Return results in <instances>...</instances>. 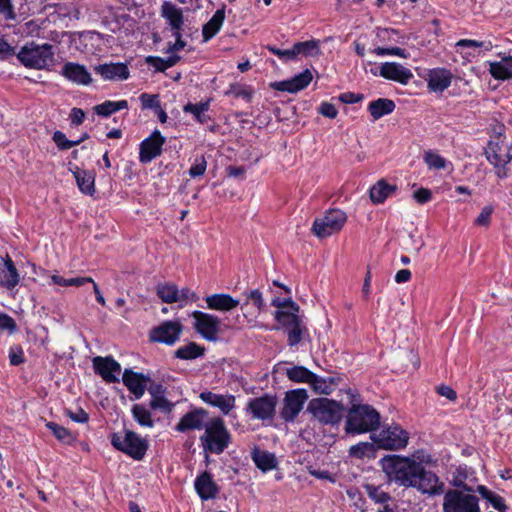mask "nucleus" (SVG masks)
I'll return each instance as SVG.
<instances>
[{"label": "nucleus", "mask_w": 512, "mask_h": 512, "mask_svg": "<svg viewBox=\"0 0 512 512\" xmlns=\"http://www.w3.org/2000/svg\"><path fill=\"white\" fill-rule=\"evenodd\" d=\"M52 139L60 150H68L81 143V140H68L66 135L61 131H55Z\"/></svg>", "instance_id": "obj_49"}, {"label": "nucleus", "mask_w": 512, "mask_h": 512, "mask_svg": "<svg viewBox=\"0 0 512 512\" xmlns=\"http://www.w3.org/2000/svg\"><path fill=\"white\" fill-rule=\"evenodd\" d=\"M267 49L273 53L274 55L278 56L280 59L282 60H285V61H289V60H294L296 58V55H295V51H294V48L292 47L291 49H279L275 46H267Z\"/></svg>", "instance_id": "obj_57"}, {"label": "nucleus", "mask_w": 512, "mask_h": 512, "mask_svg": "<svg viewBox=\"0 0 512 512\" xmlns=\"http://www.w3.org/2000/svg\"><path fill=\"white\" fill-rule=\"evenodd\" d=\"M296 57L298 55L310 56L319 52V44L316 40L297 42L293 45Z\"/></svg>", "instance_id": "obj_46"}, {"label": "nucleus", "mask_w": 512, "mask_h": 512, "mask_svg": "<svg viewBox=\"0 0 512 512\" xmlns=\"http://www.w3.org/2000/svg\"><path fill=\"white\" fill-rule=\"evenodd\" d=\"M207 168V161L204 155L196 157L195 162L191 165L189 169V175L192 178L200 177L204 175Z\"/></svg>", "instance_id": "obj_54"}, {"label": "nucleus", "mask_w": 512, "mask_h": 512, "mask_svg": "<svg viewBox=\"0 0 512 512\" xmlns=\"http://www.w3.org/2000/svg\"><path fill=\"white\" fill-rule=\"evenodd\" d=\"M493 213V208L491 206H485L478 217L475 219V225L487 227L490 224L491 215Z\"/></svg>", "instance_id": "obj_60"}, {"label": "nucleus", "mask_w": 512, "mask_h": 512, "mask_svg": "<svg viewBox=\"0 0 512 512\" xmlns=\"http://www.w3.org/2000/svg\"><path fill=\"white\" fill-rule=\"evenodd\" d=\"M477 491L484 499L490 502L494 509L498 510L499 512L506 511L507 506L504 503V499L500 495L492 492L483 485H479L477 487Z\"/></svg>", "instance_id": "obj_41"}, {"label": "nucleus", "mask_w": 512, "mask_h": 512, "mask_svg": "<svg viewBox=\"0 0 512 512\" xmlns=\"http://www.w3.org/2000/svg\"><path fill=\"white\" fill-rule=\"evenodd\" d=\"M428 88L434 92H442L451 85L452 74L445 68L432 69L428 73Z\"/></svg>", "instance_id": "obj_26"}, {"label": "nucleus", "mask_w": 512, "mask_h": 512, "mask_svg": "<svg viewBox=\"0 0 512 512\" xmlns=\"http://www.w3.org/2000/svg\"><path fill=\"white\" fill-rule=\"evenodd\" d=\"M166 139L159 130H155L152 134L144 139L140 144L139 160L141 163H149L162 153V146Z\"/></svg>", "instance_id": "obj_16"}, {"label": "nucleus", "mask_w": 512, "mask_h": 512, "mask_svg": "<svg viewBox=\"0 0 512 512\" xmlns=\"http://www.w3.org/2000/svg\"><path fill=\"white\" fill-rule=\"evenodd\" d=\"M96 74L104 80L123 81L129 78L130 71L125 63H105L94 67Z\"/></svg>", "instance_id": "obj_22"}, {"label": "nucleus", "mask_w": 512, "mask_h": 512, "mask_svg": "<svg viewBox=\"0 0 512 512\" xmlns=\"http://www.w3.org/2000/svg\"><path fill=\"white\" fill-rule=\"evenodd\" d=\"M318 112L324 116V117H327V118H330V119H334L337 117L338 115V110L337 108L335 107L334 104L332 103H329V102H323L321 103L319 109H318Z\"/></svg>", "instance_id": "obj_61"}, {"label": "nucleus", "mask_w": 512, "mask_h": 512, "mask_svg": "<svg viewBox=\"0 0 512 512\" xmlns=\"http://www.w3.org/2000/svg\"><path fill=\"white\" fill-rule=\"evenodd\" d=\"M207 418L208 412L205 409L195 408L181 417L175 429L178 432L205 429Z\"/></svg>", "instance_id": "obj_18"}, {"label": "nucleus", "mask_w": 512, "mask_h": 512, "mask_svg": "<svg viewBox=\"0 0 512 512\" xmlns=\"http://www.w3.org/2000/svg\"><path fill=\"white\" fill-rule=\"evenodd\" d=\"M271 305L277 307L279 310H284L286 312H294L299 313L300 307L297 303H295L292 298L279 299L275 298L272 300Z\"/></svg>", "instance_id": "obj_51"}, {"label": "nucleus", "mask_w": 512, "mask_h": 512, "mask_svg": "<svg viewBox=\"0 0 512 512\" xmlns=\"http://www.w3.org/2000/svg\"><path fill=\"white\" fill-rule=\"evenodd\" d=\"M66 415L71 420L77 423H86L89 420V415L83 409L79 408L76 412L72 410H66Z\"/></svg>", "instance_id": "obj_62"}, {"label": "nucleus", "mask_w": 512, "mask_h": 512, "mask_svg": "<svg viewBox=\"0 0 512 512\" xmlns=\"http://www.w3.org/2000/svg\"><path fill=\"white\" fill-rule=\"evenodd\" d=\"M381 466L388 481L400 487H413L423 493L438 494L444 486L434 472L409 457L388 455L381 459Z\"/></svg>", "instance_id": "obj_1"}, {"label": "nucleus", "mask_w": 512, "mask_h": 512, "mask_svg": "<svg viewBox=\"0 0 512 512\" xmlns=\"http://www.w3.org/2000/svg\"><path fill=\"white\" fill-rule=\"evenodd\" d=\"M209 109V101L200 103H188L184 106L185 113H191L200 123H206L209 117L205 114Z\"/></svg>", "instance_id": "obj_43"}, {"label": "nucleus", "mask_w": 512, "mask_h": 512, "mask_svg": "<svg viewBox=\"0 0 512 512\" xmlns=\"http://www.w3.org/2000/svg\"><path fill=\"white\" fill-rule=\"evenodd\" d=\"M200 399L227 415L235 407V397L233 395H221L211 391H204L200 393Z\"/></svg>", "instance_id": "obj_25"}, {"label": "nucleus", "mask_w": 512, "mask_h": 512, "mask_svg": "<svg viewBox=\"0 0 512 512\" xmlns=\"http://www.w3.org/2000/svg\"><path fill=\"white\" fill-rule=\"evenodd\" d=\"M252 458L257 468L263 472L272 470L277 465V460L272 453L255 451L253 452Z\"/></svg>", "instance_id": "obj_39"}, {"label": "nucleus", "mask_w": 512, "mask_h": 512, "mask_svg": "<svg viewBox=\"0 0 512 512\" xmlns=\"http://www.w3.org/2000/svg\"><path fill=\"white\" fill-rule=\"evenodd\" d=\"M81 192L92 195L95 192V176L92 172L75 167L72 171Z\"/></svg>", "instance_id": "obj_31"}, {"label": "nucleus", "mask_w": 512, "mask_h": 512, "mask_svg": "<svg viewBox=\"0 0 512 512\" xmlns=\"http://www.w3.org/2000/svg\"><path fill=\"white\" fill-rule=\"evenodd\" d=\"M93 367L95 372L99 374L105 382H119L118 376L121 372V366L112 357H95L93 359Z\"/></svg>", "instance_id": "obj_17"}, {"label": "nucleus", "mask_w": 512, "mask_h": 512, "mask_svg": "<svg viewBox=\"0 0 512 512\" xmlns=\"http://www.w3.org/2000/svg\"><path fill=\"white\" fill-rule=\"evenodd\" d=\"M462 489H450L443 498V512H479L478 498L472 488L463 482H455Z\"/></svg>", "instance_id": "obj_5"}, {"label": "nucleus", "mask_w": 512, "mask_h": 512, "mask_svg": "<svg viewBox=\"0 0 512 512\" xmlns=\"http://www.w3.org/2000/svg\"><path fill=\"white\" fill-rule=\"evenodd\" d=\"M122 381L127 389L135 396V399H140L145 393L146 386L148 382H150V377L143 373L125 369Z\"/></svg>", "instance_id": "obj_21"}, {"label": "nucleus", "mask_w": 512, "mask_h": 512, "mask_svg": "<svg viewBox=\"0 0 512 512\" xmlns=\"http://www.w3.org/2000/svg\"><path fill=\"white\" fill-rule=\"evenodd\" d=\"M413 198L419 203V204H425L429 202L432 198V193L427 188H419L413 193Z\"/></svg>", "instance_id": "obj_64"}, {"label": "nucleus", "mask_w": 512, "mask_h": 512, "mask_svg": "<svg viewBox=\"0 0 512 512\" xmlns=\"http://www.w3.org/2000/svg\"><path fill=\"white\" fill-rule=\"evenodd\" d=\"M484 154L487 161L493 166L509 164L512 160V142L506 144L505 137L502 135V132L499 131L488 142Z\"/></svg>", "instance_id": "obj_11"}, {"label": "nucleus", "mask_w": 512, "mask_h": 512, "mask_svg": "<svg viewBox=\"0 0 512 512\" xmlns=\"http://www.w3.org/2000/svg\"><path fill=\"white\" fill-rule=\"evenodd\" d=\"M275 320L281 325L287 334V342L289 346L299 344L308 330L298 313L277 310L274 313Z\"/></svg>", "instance_id": "obj_8"}, {"label": "nucleus", "mask_w": 512, "mask_h": 512, "mask_svg": "<svg viewBox=\"0 0 512 512\" xmlns=\"http://www.w3.org/2000/svg\"><path fill=\"white\" fill-rule=\"evenodd\" d=\"M205 348L200 346L196 342H189L188 344L179 347L175 352L174 356L178 359L193 360L203 356Z\"/></svg>", "instance_id": "obj_36"}, {"label": "nucleus", "mask_w": 512, "mask_h": 512, "mask_svg": "<svg viewBox=\"0 0 512 512\" xmlns=\"http://www.w3.org/2000/svg\"><path fill=\"white\" fill-rule=\"evenodd\" d=\"M225 19V10L218 9L212 18L203 26L202 36L204 41L213 38L221 29Z\"/></svg>", "instance_id": "obj_33"}, {"label": "nucleus", "mask_w": 512, "mask_h": 512, "mask_svg": "<svg viewBox=\"0 0 512 512\" xmlns=\"http://www.w3.org/2000/svg\"><path fill=\"white\" fill-rule=\"evenodd\" d=\"M364 489L368 497L376 504L383 505L389 503L392 500L391 495L382 490L380 486L365 484Z\"/></svg>", "instance_id": "obj_42"}, {"label": "nucleus", "mask_w": 512, "mask_h": 512, "mask_svg": "<svg viewBox=\"0 0 512 512\" xmlns=\"http://www.w3.org/2000/svg\"><path fill=\"white\" fill-rule=\"evenodd\" d=\"M183 331V325L179 321H164L150 331V339L153 342L173 345L179 340Z\"/></svg>", "instance_id": "obj_15"}, {"label": "nucleus", "mask_w": 512, "mask_h": 512, "mask_svg": "<svg viewBox=\"0 0 512 512\" xmlns=\"http://www.w3.org/2000/svg\"><path fill=\"white\" fill-rule=\"evenodd\" d=\"M140 101L144 109L160 108V101L157 94L142 93L140 95Z\"/></svg>", "instance_id": "obj_55"}, {"label": "nucleus", "mask_w": 512, "mask_h": 512, "mask_svg": "<svg viewBox=\"0 0 512 512\" xmlns=\"http://www.w3.org/2000/svg\"><path fill=\"white\" fill-rule=\"evenodd\" d=\"M128 108V102L126 100L120 101H105L102 104H98L94 107V111L97 115L108 117L111 114Z\"/></svg>", "instance_id": "obj_40"}, {"label": "nucleus", "mask_w": 512, "mask_h": 512, "mask_svg": "<svg viewBox=\"0 0 512 512\" xmlns=\"http://www.w3.org/2000/svg\"><path fill=\"white\" fill-rule=\"evenodd\" d=\"M374 443L378 448L385 450H400L407 446L409 434L398 425L382 429L377 435H373Z\"/></svg>", "instance_id": "obj_10"}, {"label": "nucleus", "mask_w": 512, "mask_h": 512, "mask_svg": "<svg viewBox=\"0 0 512 512\" xmlns=\"http://www.w3.org/2000/svg\"><path fill=\"white\" fill-rule=\"evenodd\" d=\"M307 399L308 394L305 389H295L286 392L280 412L281 418L286 422H293L303 409Z\"/></svg>", "instance_id": "obj_13"}, {"label": "nucleus", "mask_w": 512, "mask_h": 512, "mask_svg": "<svg viewBox=\"0 0 512 512\" xmlns=\"http://www.w3.org/2000/svg\"><path fill=\"white\" fill-rule=\"evenodd\" d=\"M374 452V444L370 442H360L349 449V455L357 459L374 456Z\"/></svg>", "instance_id": "obj_44"}, {"label": "nucleus", "mask_w": 512, "mask_h": 512, "mask_svg": "<svg viewBox=\"0 0 512 512\" xmlns=\"http://www.w3.org/2000/svg\"><path fill=\"white\" fill-rule=\"evenodd\" d=\"M337 383L338 379L335 377L323 378L314 374L310 386L316 393L329 395L332 393Z\"/></svg>", "instance_id": "obj_37"}, {"label": "nucleus", "mask_w": 512, "mask_h": 512, "mask_svg": "<svg viewBox=\"0 0 512 512\" xmlns=\"http://www.w3.org/2000/svg\"><path fill=\"white\" fill-rule=\"evenodd\" d=\"M195 490L202 500L214 499L219 493V487L212 478V475L204 471L195 480Z\"/></svg>", "instance_id": "obj_24"}, {"label": "nucleus", "mask_w": 512, "mask_h": 512, "mask_svg": "<svg viewBox=\"0 0 512 512\" xmlns=\"http://www.w3.org/2000/svg\"><path fill=\"white\" fill-rule=\"evenodd\" d=\"M61 75L67 80L78 85H89L92 82V77L86 67L79 63L67 62L61 70Z\"/></svg>", "instance_id": "obj_23"}, {"label": "nucleus", "mask_w": 512, "mask_h": 512, "mask_svg": "<svg viewBox=\"0 0 512 512\" xmlns=\"http://www.w3.org/2000/svg\"><path fill=\"white\" fill-rule=\"evenodd\" d=\"M0 330H8L10 332H14L16 330V323L14 319L5 313H1Z\"/></svg>", "instance_id": "obj_63"}, {"label": "nucleus", "mask_w": 512, "mask_h": 512, "mask_svg": "<svg viewBox=\"0 0 512 512\" xmlns=\"http://www.w3.org/2000/svg\"><path fill=\"white\" fill-rule=\"evenodd\" d=\"M424 161L430 169H444L446 165V160L433 151L425 152Z\"/></svg>", "instance_id": "obj_50"}, {"label": "nucleus", "mask_w": 512, "mask_h": 512, "mask_svg": "<svg viewBox=\"0 0 512 512\" xmlns=\"http://www.w3.org/2000/svg\"><path fill=\"white\" fill-rule=\"evenodd\" d=\"M132 414L134 419L141 425L146 427L153 426V420L151 419V413L144 406L135 404L132 407Z\"/></svg>", "instance_id": "obj_47"}, {"label": "nucleus", "mask_w": 512, "mask_h": 512, "mask_svg": "<svg viewBox=\"0 0 512 512\" xmlns=\"http://www.w3.org/2000/svg\"><path fill=\"white\" fill-rule=\"evenodd\" d=\"M19 279L18 271L12 259L7 255L3 263L0 264V286L11 290L18 285Z\"/></svg>", "instance_id": "obj_27"}, {"label": "nucleus", "mask_w": 512, "mask_h": 512, "mask_svg": "<svg viewBox=\"0 0 512 512\" xmlns=\"http://www.w3.org/2000/svg\"><path fill=\"white\" fill-rule=\"evenodd\" d=\"M111 444L115 449L138 461L144 458L148 449L147 440L131 430H125L123 436L113 433L111 435Z\"/></svg>", "instance_id": "obj_6"}, {"label": "nucleus", "mask_w": 512, "mask_h": 512, "mask_svg": "<svg viewBox=\"0 0 512 512\" xmlns=\"http://www.w3.org/2000/svg\"><path fill=\"white\" fill-rule=\"evenodd\" d=\"M161 16L166 19L172 30H182L184 17L181 8L175 4L165 1L161 6Z\"/></svg>", "instance_id": "obj_29"}, {"label": "nucleus", "mask_w": 512, "mask_h": 512, "mask_svg": "<svg viewBox=\"0 0 512 512\" xmlns=\"http://www.w3.org/2000/svg\"><path fill=\"white\" fill-rule=\"evenodd\" d=\"M225 94L232 95L235 98H243L249 101L252 96V90L240 84H231L229 89L225 92Z\"/></svg>", "instance_id": "obj_52"}, {"label": "nucleus", "mask_w": 512, "mask_h": 512, "mask_svg": "<svg viewBox=\"0 0 512 512\" xmlns=\"http://www.w3.org/2000/svg\"><path fill=\"white\" fill-rule=\"evenodd\" d=\"M379 75L387 80L407 85L413 78L410 69L397 62H385L380 66Z\"/></svg>", "instance_id": "obj_19"}, {"label": "nucleus", "mask_w": 512, "mask_h": 512, "mask_svg": "<svg viewBox=\"0 0 512 512\" xmlns=\"http://www.w3.org/2000/svg\"><path fill=\"white\" fill-rule=\"evenodd\" d=\"M46 427L52 431V433L58 440L64 443H71L73 441L72 434L65 427L60 426L55 422H48L46 424Z\"/></svg>", "instance_id": "obj_48"}, {"label": "nucleus", "mask_w": 512, "mask_h": 512, "mask_svg": "<svg viewBox=\"0 0 512 512\" xmlns=\"http://www.w3.org/2000/svg\"><path fill=\"white\" fill-rule=\"evenodd\" d=\"M373 53H375L378 56L395 55V56H399L402 58L407 57L405 50L400 47H392V48L377 47L373 50Z\"/></svg>", "instance_id": "obj_58"}, {"label": "nucleus", "mask_w": 512, "mask_h": 512, "mask_svg": "<svg viewBox=\"0 0 512 512\" xmlns=\"http://www.w3.org/2000/svg\"><path fill=\"white\" fill-rule=\"evenodd\" d=\"M314 374L315 373L311 372L304 366H293L286 369V376L288 379L296 383H307L310 385V382L314 378Z\"/></svg>", "instance_id": "obj_38"}, {"label": "nucleus", "mask_w": 512, "mask_h": 512, "mask_svg": "<svg viewBox=\"0 0 512 512\" xmlns=\"http://www.w3.org/2000/svg\"><path fill=\"white\" fill-rule=\"evenodd\" d=\"M456 47H483L486 51L492 49L493 45L491 42H482L470 39H461L456 43Z\"/></svg>", "instance_id": "obj_59"}, {"label": "nucleus", "mask_w": 512, "mask_h": 512, "mask_svg": "<svg viewBox=\"0 0 512 512\" xmlns=\"http://www.w3.org/2000/svg\"><path fill=\"white\" fill-rule=\"evenodd\" d=\"M0 16L6 21L16 20V12L12 0H0Z\"/></svg>", "instance_id": "obj_53"}, {"label": "nucleus", "mask_w": 512, "mask_h": 512, "mask_svg": "<svg viewBox=\"0 0 512 512\" xmlns=\"http://www.w3.org/2000/svg\"><path fill=\"white\" fill-rule=\"evenodd\" d=\"M277 399L275 396L264 394L248 401L246 411L252 418L258 420L272 419L275 414Z\"/></svg>", "instance_id": "obj_14"}, {"label": "nucleus", "mask_w": 512, "mask_h": 512, "mask_svg": "<svg viewBox=\"0 0 512 512\" xmlns=\"http://www.w3.org/2000/svg\"><path fill=\"white\" fill-rule=\"evenodd\" d=\"M313 79V75L309 69L304 70L292 79L273 82L271 88L277 91L297 93L306 88Z\"/></svg>", "instance_id": "obj_20"}, {"label": "nucleus", "mask_w": 512, "mask_h": 512, "mask_svg": "<svg viewBox=\"0 0 512 512\" xmlns=\"http://www.w3.org/2000/svg\"><path fill=\"white\" fill-rule=\"evenodd\" d=\"M191 316L194 319L193 328L205 340L215 342L220 332L221 320L219 317L195 310Z\"/></svg>", "instance_id": "obj_12"}, {"label": "nucleus", "mask_w": 512, "mask_h": 512, "mask_svg": "<svg viewBox=\"0 0 512 512\" xmlns=\"http://www.w3.org/2000/svg\"><path fill=\"white\" fill-rule=\"evenodd\" d=\"M396 190V185L387 183L385 179H380L371 187L370 199L375 204L383 203Z\"/></svg>", "instance_id": "obj_30"}, {"label": "nucleus", "mask_w": 512, "mask_h": 512, "mask_svg": "<svg viewBox=\"0 0 512 512\" xmlns=\"http://www.w3.org/2000/svg\"><path fill=\"white\" fill-rule=\"evenodd\" d=\"M150 406L152 409L155 410L159 409L164 412H171L174 405L165 398V395H163L161 397H156L152 399L150 402Z\"/></svg>", "instance_id": "obj_56"}, {"label": "nucleus", "mask_w": 512, "mask_h": 512, "mask_svg": "<svg viewBox=\"0 0 512 512\" xmlns=\"http://www.w3.org/2000/svg\"><path fill=\"white\" fill-rule=\"evenodd\" d=\"M200 441L204 451L221 454L231 443V434L220 417L210 418L206 422Z\"/></svg>", "instance_id": "obj_3"}, {"label": "nucleus", "mask_w": 512, "mask_h": 512, "mask_svg": "<svg viewBox=\"0 0 512 512\" xmlns=\"http://www.w3.org/2000/svg\"><path fill=\"white\" fill-rule=\"evenodd\" d=\"M395 103L391 99L379 98L369 103L368 111L374 120L391 114L395 110Z\"/></svg>", "instance_id": "obj_32"}, {"label": "nucleus", "mask_w": 512, "mask_h": 512, "mask_svg": "<svg viewBox=\"0 0 512 512\" xmlns=\"http://www.w3.org/2000/svg\"><path fill=\"white\" fill-rule=\"evenodd\" d=\"M308 411L320 423L334 425L341 420L344 407L337 401L318 398L310 401Z\"/></svg>", "instance_id": "obj_7"}, {"label": "nucleus", "mask_w": 512, "mask_h": 512, "mask_svg": "<svg viewBox=\"0 0 512 512\" xmlns=\"http://www.w3.org/2000/svg\"><path fill=\"white\" fill-rule=\"evenodd\" d=\"M347 221V215L340 209H330L321 218H316L312 232L318 238H326L338 233Z\"/></svg>", "instance_id": "obj_9"}, {"label": "nucleus", "mask_w": 512, "mask_h": 512, "mask_svg": "<svg viewBox=\"0 0 512 512\" xmlns=\"http://www.w3.org/2000/svg\"><path fill=\"white\" fill-rule=\"evenodd\" d=\"M243 295L245 296V302L242 304V309L249 303H252V305L257 309L258 313L263 311L265 304L262 292L259 289L246 291L243 293Z\"/></svg>", "instance_id": "obj_45"}, {"label": "nucleus", "mask_w": 512, "mask_h": 512, "mask_svg": "<svg viewBox=\"0 0 512 512\" xmlns=\"http://www.w3.org/2000/svg\"><path fill=\"white\" fill-rule=\"evenodd\" d=\"M17 58L25 67L37 70H50L55 63L53 46L49 43H27L20 49Z\"/></svg>", "instance_id": "obj_4"}, {"label": "nucleus", "mask_w": 512, "mask_h": 512, "mask_svg": "<svg viewBox=\"0 0 512 512\" xmlns=\"http://www.w3.org/2000/svg\"><path fill=\"white\" fill-rule=\"evenodd\" d=\"M489 72L495 79L507 80L512 78V57L503 62H490Z\"/></svg>", "instance_id": "obj_34"}, {"label": "nucleus", "mask_w": 512, "mask_h": 512, "mask_svg": "<svg viewBox=\"0 0 512 512\" xmlns=\"http://www.w3.org/2000/svg\"><path fill=\"white\" fill-rule=\"evenodd\" d=\"M156 294L164 303L179 302V290L173 283H159L156 286Z\"/></svg>", "instance_id": "obj_35"}, {"label": "nucleus", "mask_w": 512, "mask_h": 512, "mask_svg": "<svg viewBox=\"0 0 512 512\" xmlns=\"http://www.w3.org/2000/svg\"><path fill=\"white\" fill-rule=\"evenodd\" d=\"M207 307L217 311H231L239 306L240 301L225 293L213 294L205 298Z\"/></svg>", "instance_id": "obj_28"}, {"label": "nucleus", "mask_w": 512, "mask_h": 512, "mask_svg": "<svg viewBox=\"0 0 512 512\" xmlns=\"http://www.w3.org/2000/svg\"><path fill=\"white\" fill-rule=\"evenodd\" d=\"M352 406L348 411L345 431L348 434H360L374 431L380 424L379 413L370 405H361L359 395L349 389Z\"/></svg>", "instance_id": "obj_2"}]
</instances>
